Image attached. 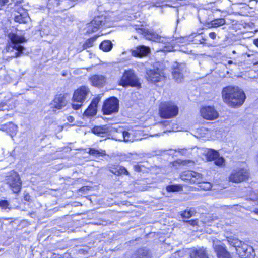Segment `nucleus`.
I'll return each mask as SVG.
<instances>
[{"label": "nucleus", "instance_id": "obj_1", "mask_svg": "<svg viewBox=\"0 0 258 258\" xmlns=\"http://www.w3.org/2000/svg\"><path fill=\"white\" fill-rule=\"evenodd\" d=\"M222 97L224 102L231 108H238L245 101L244 92L238 87L228 86L222 91Z\"/></svg>", "mask_w": 258, "mask_h": 258}, {"label": "nucleus", "instance_id": "obj_2", "mask_svg": "<svg viewBox=\"0 0 258 258\" xmlns=\"http://www.w3.org/2000/svg\"><path fill=\"white\" fill-rule=\"evenodd\" d=\"M179 113L178 106L173 101H163L159 106V114L162 119H170L177 116Z\"/></svg>", "mask_w": 258, "mask_h": 258}, {"label": "nucleus", "instance_id": "obj_3", "mask_svg": "<svg viewBox=\"0 0 258 258\" xmlns=\"http://www.w3.org/2000/svg\"><path fill=\"white\" fill-rule=\"evenodd\" d=\"M90 93V89L85 85L80 86L76 89L72 96V108L75 110H79L82 106Z\"/></svg>", "mask_w": 258, "mask_h": 258}, {"label": "nucleus", "instance_id": "obj_4", "mask_svg": "<svg viewBox=\"0 0 258 258\" xmlns=\"http://www.w3.org/2000/svg\"><path fill=\"white\" fill-rule=\"evenodd\" d=\"M119 86L123 87L128 86L140 88L141 83L132 69L126 70L117 82Z\"/></svg>", "mask_w": 258, "mask_h": 258}, {"label": "nucleus", "instance_id": "obj_5", "mask_svg": "<svg viewBox=\"0 0 258 258\" xmlns=\"http://www.w3.org/2000/svg\"><path fill=\"white\" fill-rule=\"evenodd\" d=\"M250 177L249 170L245 167H236L233 169L228 177L229 182L233 183H241L247 182Z\"/></svg>", "mask_w": 258, "mask_h": 258}, {"label": "nucleus", "instance_id": "obj_6", "mask_svg": "<svg viewBox=\"0 0 258 258\" xmlns=\"http://www.w3.org/2000/svg\"><path fill=\"white\" fill-rule=\"evenodd\" d=\"M236 254L240 258H254L255 253L253 248L244 242L235 239L233 244Z\"/></svg>", "mask_w": 258, "mask_h": 258}, {"label": "nucleus", "instance_id": "obj_7", "mask_svg": "<svg viewBox=\"0 0 258 258\" xmlns=\"http://www.w3.org/2000/svg\"><path fill=\"white\" fill-rule=\"evenodd\" d=\"M145 78L150 83L156 84L164 81L166 76L163 70L158 67L147 69L145 73Z\"/></svg>", "mask_w": 258, "mask_h": 258}, {"label": "nucleus", "instance_id": "obj_8", "mask_svg": "<svg viewBox=\"0 0 258 258\" xmlns=\"http://www.w3.org/2000/svg\"><path fill=\"white\" fill-rule=\"evenodd\" d=\"M119 108L118 99L116 97L112 96L104 100L102 107V112L103 115H110L118 112Z\"/></svg>", "mask_w": 258, "mask_h": 258}, {"label": "nucleus", "instance_id": "obj_9", "mask_svg": "<svg viewBox=\"0 0 258 258\" xmlns=\"http://www.w3.org/2000/svg\"><path fill=\"white\" fill-rule=\"evenodd\" d=\"M6 181L7 184L13 193L18 194L20 192L22 189V182L17 172L14 171L7 176Z\"/></svg>", "mask_w": 258, "mask_h": 258}, {"label": "nucleus", "instance_id": "obj_10", "mask_svg": "<svg viewBox=\"0 0 258 258\" xmlns=\"http://www.w3.org/2000/svg\"><path fill=\"white\" fill-rule=\"evenodd\" d=\"M107 22V17L106 16L101 15L95 16L89 23V28L87 31V33L91 34L97 31L100 28L103 26H106Z\"/></svg>", "mask_w": 258, "mask_h": 258}, {"label": "nucleus", "instance_id": "obj_11", "mask_svg": "<svg viewBox=\"0 0 258 258\" xmlns=\"http://www.w3.org/2000/svg\"><path fill=\"white\" fill-rule=\"evenodd\" d=\"M205 158L207 161H214L215 165L218 167L225 165V159L222 156H220L218 151L216 150L208 149L205 154Z\"/></svg>", "mask_w": 258, "mask_h": 258}, {"label": "nucleus", "instance_id": "obj_12", "mask_svg": "<svg viewBox=\"0 0 258 258\" xmlns=\"http://www.w3.org/2000/svg\"><path fill=\"white\" fill-rule=\"evenodd\" d=\"M135 29L137 33L143 35L147 40L157 42H159L161 40V36L156 32L140 27L138 25L135 26Z\"/></svg>", "mask_w": 258, "mask_h": 258}, {"label": "nucleus", "instance_id": "obj_13", "mask_svg": "<svg viewBox=\"0 0 258 258\" xmlns=\"http://www.w3.org/2000/svg\"><path fill=\"white\" fill-rule=\"evenodd\" d=\"M186 40L185 37H180L176 38L169 42L165 43L163 46V49L167 52L174 51L176 50V47H180L185 45L186 44Z\"/></svg>", "mask_w": 258, "mask_h": 258}, {"label": "nucleus", "instance_id": "obj_14", "mask_svg": "<svg viewBox=\"0 0 258 258\" xmlns=\"http://www.w3.org/2000/svg\"><path fill=\"white\" fill-rule=\"evenodd\" d=\"M201 116L207 120H213L217 119L219 116L218 112L213 106H205L200 109Z\"/></svg>", "mask_w": 258, "mask_h": 258}, {"label": "nucleus", "instance_id": "obj_15", "mask_svg": "<svg viewBox=\"0 0 258 258\" xmlns=\"http://www.w3.org/2000/svg\"><path fill=\"white\" fill-rule=\"evenodd\" d=\"M67 104V101L64 94H60L56 95L51 103V108L54 111L61 109Z\"/></svg>", "mask_w": 258, "mask_h": 258}, {"label": "nucleus", "instance_id": "obj_16", "mask_svg": "<svg viewBox=\"0 0 258 258\" xmlns=\"http://www.w3.org/2000/svg\"><path fill=\"white\" fill-rule=\"evenodd\" d=\"M109 171L117 176H130V174L127 169L119 164L113 163L108 167Z\"/></svg>", "mask_w": 258, "mask_h": 258}, {"label": "nucleus", "instance_id": "obj_17", "mask_svg": "<svg viewBox=\"0 0 258 258\" xmlns=\"http://www.w3.org/2000/svg\"><path fill=\"white\" fill-rule=\"evenodd\" d=\"M100 98L98 97L92 99L90 104L84 112V115L88 117H93L97 113V108Z\"/></svg>", "mask_w": 258, "mask_h": 258}, {"label": "nucleus", "instance_id": "obj_18", "mask_svg": "<svg viewBox=\"0 0 258 258\" xmlns=\"http://www.w3.org/2000/svg\"><path fill=\"white\" fill-rule=\"evenodd\" d=\"M89 81L92 86L102 88L106 84V78L102 75L94 74L89 78Z\"/></svg>", "mask_w": 258, "mask_h": 258}, {"label": "nucleus", "instance_id": "obj_19", "mask_svg": "<svg viewBox=\"0 0 258 258\" xmlns=\"http://www.w3.org/2000/svg\"><path fill=\"white\" fill-rule=\"evenodd\" d=\"M214 250L218 258H232V254L229 252L224 244H218L214 247Z\"/></svg>", "mask_w": 258, "mask_h": 258}, {"label": "nucleus", "instance_id": "obj_20", "mask_svg": "<svg viewBox=\"0 0 258 258\" xmlns=\"http://www.w3.org/2000/svg\"><path fill=\"white\" fill-rule=\"evenodd\" d=\"M150 53V49L148 46L140 45L132 50L131 54L136 57L142 58L147 56Z\"/></svg>", "mask_w": 258, "mask_h": 258}, {"label": "nucleus", "instance_id": "obj_21", "mask_svg": "<svg viewBox=\"0 0 258 258\" xmlns=\"http://www.w3.org/2000/svg\"><path fill=\"white\" fill-rule=\"evenodd\" d=\"M1 127L2 131L5 132L12 137L15 136L17 134L18 127L12 122L3 124Z\"/></svg>", "mask_w": 258, "mask_h": 258}, {"label": "nucleus", "instance_id": "obj_22", "mask_svg": "<svg viewBox=\"0 0 258 258\" xmlns=\"http://www.w3.org/2000/svg\"><path fill=\"white\" fill-rule=\"evenodd\" d=\"M189 256L190 258H209L206 248L203 247L192 249Z\"/></svg>", "mask_w": 258, "mask_h": 258}, {"label": "nucleus", "instance_id": "obj_23", "mask_svg": "<svg viewBox=\"0 0 258 258\" xmlns=\"http://www.w3.org/2000/svg\"><path fill=\"white\" fill-rule=\"evenodd\" d=\"M8 36L12 44H17L27 41L23 35H18L16 33L11 32Z\"/></svg>", "mask_w": 258, "mask_h": 258}, {"label": "nucleus", "instance_id": "obj_24", "mask_svg": "<svg viewBox=\"0 0 258 258\" xmlns=\"http://www.w3.org/2000/svg\"><path fill=\"white\" fill-rule=\"evenodd\" d=\"M172 76L176 80H181L183 78V70L181 65L177 63L172 68Z\"/></svg>", "mask_w": 258, "mask_h": 258}, {"label": "nucleus", "instance_id": "obj_25", "mask_svg": "<svg viewBox=\"0 0 258 258\" xmlns=\"http://www.w3.org/2000/svg\"><path fill=\"white\" fill-rule=\"evenodd\" d=\"M88 153L96 157H104L106 155V151L104 150H97L95 148H89Z\"/></svg>", "mask_w": 258, "mask_h": 258}, {"label": "nucleus", "instance_id": "obj_26", "mask_svg": "<svg viewBox=\"0 0 258 258\" xmlns=\"http://www.w3.org/2000/svg\"><path fill=\"white\" fill-rule=\"evenodd\" d=\"M113 47V44L110 40H105L102 41L100 45L99 48L104 52H108L110 51Z\"/></svg>", "mask_w": 258, "mask_h": 258}, {"label": "nucleus", "instance_id": "obj_27", "mask_svg": "<svg viewBox=\"0 0 258 258\" xmlns=\"http://www.w3.org/2000/svg\"><path fill=\"white\" fill-rule=\"evenodd\" d=\"M98 37V35H95L87 39L83 43L82 45V49L85 50L88 48L93 47L94 42Z\"/></svg>", "mask_w": 258, "mask_h": 258}, {"label": "nucleus", "instance_id": "obj_28", "mask_svg": "<svg viewBox=\"0 0 258 258\" xmlns=\"http://www.w3.org/2000/svg\"><path fill=\"white\" fill-rule=\"evenodd\" d=\"M225 24V20L224 18H220L214 19L209 23L211 25L209 28H217L220 27Z\"/></svg>", "mask_w": 258, "mask_h": 258}, {"label": "nucleus", "instance_id": "obj_29", "mask_svg": "<svg viewBox=\"0 0 258 258\" xmlns=\"http://www.w3.org/2000/svg\"><path fill=\"white\" fill-rule=\"evenodd\" d=\"M197 185L198 189L200 191H208L212 187V185L210 182L204 181L203 180L199 182Z\"/></svg>", "mask_w": 258, "mask_h": 258}, {"label": "nucleus", "instance_id": "obj_30", "mask_svg": "<svg viewBox=\"0 0 258 258\" xmlns=\"http://www.w3.org/2000/svg\"><path fill=\"white\" fill-rule=\"evenodd\" d=\"M192 175L190 184L197 185L199 182L203 180V176L201 173L192 171Z\"/></svg>", "mask_w": 258, "mask_h": 258}, {"label": "nucleus", "instance_id": "obj_31", "mask_svg": "<svg viewBox=\"0 0 258 258\" xmlns=\"http://www.w3.org/2000/svg\"><path fill=\"white\" fill-rule=\"evenodd\" d=\"M191 170H186L183 171L180 175V179L190 184L192 175Z\"/></svg>", "mask_w": 258, "mask_h": 258}, {"label": "nucleus", "instance_id": "obj_32", "mask_svg": "<svg viewBox=\"0 0 258 258\" xmlns=\"http://www.w3.org/2000/svg\"><path fill=\"white\" fill-rule=\"evenodd\" d=\"M135 258H147L148 255V251L144 248H138L134 253Z\"/></svg>", "mask_w": 258, "mask_h": 258}, {"label": "nucleus", "instance_id": "obj_33", "mask_svg": "<svg viewBox=\"0 0 258 258\" xmlns=\"http://www.w3.org/2000/svg\"><path fill=\"white\" fill-rule=\"evenodd\" d=\"M12 48L17 50V52L15 53L14 56V57L15 58L22 56L23 53V50L25 49L24 47L19 44H13Z\"/></svg>", "mask_w": 258, "mask_h": 258}, {"label": "nucleus", "instance_id": "obj_34", "mask_svg": "<svg viewBox=\"0 0 258 258\" xmlns=\"http://www.w3.org/2000/svg\"><path fill=\"white\" fill-rule=\"evenodd\" d=\"M166 189L168 192H174L181 190L182 187L179 184L169 185L166 186Z\"/></svg>", "mask_w": 258, "mask_h": 258}, {"label": "nucleus", "instance_id": "obj_35", "mask_svg": "<svg viewBox=\"0 0 258 258\" xmlns=\"http://www.w3.org/2000/svg\"><path fill=\"white\" fill-rule=\"evenodd\" d=\"M105 128L102 126H95L92 128V132L98 136H103L105 134Z\"/></svg>", "mask_w": 258, "mask_h": 258}, {"label": "nucleus", "instance_id": "obj_36", "mask_svg": "<svg viewBox=\"0 0 258 258\" xmlns=\"http://www.w3.org/2000/svg\"><path fill=\"white\" fill-rule=\"evenodd\" d=\"M26 18L27 17L25 14L20 13L18 15L15 16L14 20V21L17 23L26 24L27 22Z\"/></svg>", "mask_w": 258, "mask_h": 258}, {"label": "nucleus", "instance_id": "obj_37", "mask_svg": "<svg viewBox=\"0 0 258 258\" xmlns=\"http://www.w3.org/2000/svg\"><path fill=\"white\" fill-rule=\"evenodd\" d=\"M0 208L2 210H6L7 209H10V203L8 200H0Z\"/></svg>", "mask_w": 258, "mask_h": 258}, {"label": "nucleus", "instance_id": "obj_38", "mask_svg": "<svg viewBox=\"0 0 258 258\" xmlns=\"http://www.w3.org/2000/svg\"><path fill=\"white\" fill-rule=\"evenodd\" d=\"M192 214L190 210H185L181 214V216L183 218L189 219Z\"/></svg>", "mask_w": 258, "mask_h": 258}, {"label": "nucleus", "instance_id": "obj_39", "mask_svg": "<svg viewBox=\"0 0 258 258\" xmlns=\"http://www.w3.org/2000/svg\"><path fill=\"white\" fill-rule=\"evenodd\" d=\"M249 57H252L251 59H249V61H250L249 63L250 64L252 65H257L258 64V60L255 58V56L253 54H252L251 55H248Z\"/></svg>", "mask_w": 258, "mask_h": 258}, {"label": "nucleus", "instance_id": "obj_40", "mask_svg": "<svg viewBox=\"0 0 258 258\" xmlns=\"http://www.w3.org/2000/svg\"><path fill=\"white\" fill-rule=\"evenodd\" d=\"M185 222L190 225L194 226H196L198 225V219H191V220H187L185 221Z\"/></svg>", "mask_w": 258, "mask_h": 258}, {"label": "nucleus", "instance_id": "obj_41", "mask_svg": "<svg viewBox=\"0 0 258 258\" xmlns=\"http://www.w3.org/2000/svg\"><path fill=\"white\" fill-rule=\"evenodd\" d=\"M9 0H0V10L3 9L4 7L8 4Z\"/></svg>", "mask_w": 258, "mask_h": 258}, {"label": "nucleus", "instance_id": "obj_42", "mask_svg": "<svg viewBox=\"0 0 258 258\" xmlns=\"http://www.w3.org/2000/svg\"><path fill=\"white\" fill-rule=\"evenodd\" d=\"M122 135L124 141H128L130 133L127 131H124L122 132Z\"/></svg>", "mask_w": 258, "mask_h": 258}, {"label": "nucleus", "instance_id": "obj_43", "mask_svg": "<svg viewBox=\"0 0 258 258\" xmlns=\"http://www.w3.org/2000/svg\"><path fill=\"white\" fill-rule=\"evenodd\" d=\"M134 170L137 172L141 171V166L139 164H137L134 166Z\"/></svg>", "mask_w": 258, "mask_h": 258}, {"label": "nucleus", "instance_id": "obj_44", "mask_svg": "<svg viewBox=\"0 0 258 258\" xmlns=\"http://www.w3.org/2000/svg\"><path fill=\"white\" fill-rule=\"evenodd\" d=\"M88 252V250H86V249H85L83 248L80 249L78 250V253L80 254L85 255V254H87Z\"/></svg>", "mask_w": 258, "mask_h": 258}, {"label": "nucleus", "instance_id": "obj_45", "mask_svg": "<svg viewBox=\"0 0 258 258\" xmlns=\"http://www.w3.org/2000/svg\"><path fill=\"white\" fill-rule=\"evenodd\" d=\"M216 33L214 32H211L209 33V37L213 40H214L216 38Z\"/></svg>", "mask_w": 258, "mask_h": 258}, {"label": "nucleus", "instance_id": "obj_46", "mask_svg": "<svg viewBox=\"0 0 258 258\" xmlns=\"http://www.w3.org/2000/svg\"><path fill=\"white\" fill-rule=\"evenodd\" d=\"M207 39L203 37L199 40V43L205 45L206 44Z\"/></svg>", "mask_w": 258, "mask_h": 258}, {"label": "nucleus", "instance_id": "obj_47", "mask_svg": "<svg viewBox=\"0 0 258 258\" xmlns=\"http://www.w3.org/2000/svg\"><path fill=\"white\" fill-rule=\"evenodd\" d=\"M6 106V103L4 102H0V111H4V107Z\"/></svg>", "mask_w": 258, "mask_h": 258}, {"label": "nucleus", "instance_id": "obj_48", "mask_svg": "<svg viewBox=\"0 0 258 258\" xmlns=\"http://www.w3.org/2000/svg\"><path fill=\"white\" fill-rule=\"evenodd\" d=\"M13 116V114H6L4 116V118L5 119H7L8 118H10V117H12V116Z\"/></svg>", "mask_w": 258, "mask_h": 258}, {"label": "nucleus", "instance_id": "obj_49", "mask_svg": "<svg viewBox=\"0 0 258 258\" xmlns=\"http://www.w3.org/2000/svg\"><path fill=\"white\" fill-rule=\"evenodd\" d=\"M254 44L255 45L258 47V38L255 39L253 41Z\"/></svg>", "mask_w": 258, "mask_h": 258}, {"label": "nucleus", "instance_id": "obj_50", "mask_svg": "<svg viewBox=\"0 0 258 258\" xmlns=\"http://www.w3.org/2000/svg\"><path fill=\"white\" fill-rule=\"evenodd\" d=\"M3 219L4 220H12V218H3Z\"/></svg>", "mask_w": 258, "mask_h": 258}, {"label": "nucleus", "instance_id": "obj_51", "mask_svg": "<svg viewBox=\"0 0 258 258\" xmlns=\"http://www.w3.org/2000/svg\"><path fill=\"white\" fill-rule=\"evenodd\" d=\"M73 117L72 116H70L69 117V118H68V120H69V121H70V120H73Z\"/></svg>", "mask_w": 258, "mask_h": 258}, {"label": "nucleus", "instance_id": "obj_52", "mask_svg": "<svg viewBox=\"0 0 258 258\" xmlns=\"http://www.w3.org/2000/svg\"><path fill=\"white\" fill-rule=\"evenodd\" d=\"M254 213H255V214H258V208L255 209V210L254 211Z\"/></svg>", "mask_w": 258, "mask_h": 258}, {"label": "nucleus", "instance_id": "obj_53", "mask_svg": "<svg viewBox=\"0 0 258 258\" xmlns=\"http://www.w3.org/2000/svg\"><path fill=\"white\" fill-rule=\"evenodd\" d=\"M232 63V61L231 60H229V61H228V63H229V64H231Z\"/></svg>", "mask_w": 258, "mask_h": 258}]
</instances>
